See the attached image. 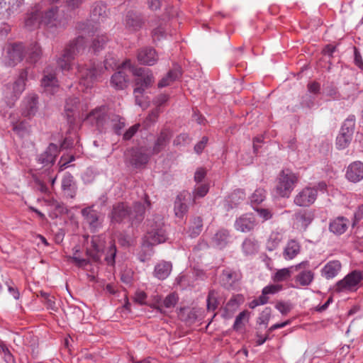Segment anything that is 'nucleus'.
Wrapping results in <instances>:
<instances>
[{"mask_svg":"<svg viewBox=\"0 0 363 363\" xmlns=\"http://www.w3.org/2000/svg\"><path fill=\"white\" fill-rule=\"evenodd\" d=\"M150 205L147 194L141 200L135 201L131 208L126 203L118 202L113 206L109 214L111 223H121L128 218L132 225H138L145 218V211Z\"/></svg>","mask_w":363,"mask_h":363,"instance_id":"obj_1","label":"nucleus"},{"mask_svg":"<svg viewBox=\"0 0 363 363\" xmlns=\"http://www.w3.org/2000/svg\"><path fill=\"white\" fill-rule=\"evenodd\" d=\"M86 119L99 132L112 129L116 135H121V130L125 126L123 119L120 116L109 112L106 106L94 108L87 115Z\"/></svg>","mask_w":363,"mask_h":363,"instance_id":"obj_2","label":"nucleus"},{"mask_svg":"<svg viewBox=\"0 0 363 363\" xmlns=\"http://www.w3.org/2000/svg\"><path fill=\"white\" fill-rule=\"evenodd\" d=\"M117 66V60L111 55L106 57L104 66L95 62H91L89 65L78 64L77 69L79 82L86 88L91 87L99 79L105 69H113Z\"/></svg>","mask_w":363,"mask_h":363,"instance_id":"obj_3","label":"nucleus"},{"mask_svg":"<svg viewBox=\"0 0 363 363\" xmlns=\"http://www.w3.org/2000/svg\"><path fill=\"white\" fill-rule=\"evenodd\" d=\"M123 67H128L133 74L138 78L135 79V88L134 89V94L136 104L143 106V101L141 97L145 90L150 87L154 82L155 78L152 71L147 68L133 67L131 66L130 60H126L122 64Z\"/></svg>","mask_w":363,"mask_h":363,"instance_id":"obj_4","label":"nucleus"},{"mask_svg":"<svg viewBox=\"0 0 363 363\" xmlns=\"http://www.w3.org/2000/svg\"><path fill=\"white\" fill-rule=\"evenodd\" d=\"M87 46L86 38L82 35L71 40L65 48L62 53L57 58V64L62 71L72 69L75 57L82 54Z\"/></svg>","mask_w":363,"mask_h":363,"instance_id":"obj_5","label":"nucleus"},{"mask_svg":"<svg viewBox=\"0 0 363 363\" xmlns=\"http://www.w3.org/2000/svg\"><path fill=\"white\" fill-rule=\"evenodd\" d=\"M166 230L160 217L147 220V233L145 236L144 245H156L164 242L167 240Z\"/></svg>","mask_w":363,"mask_h":363,"instance_id":"obj_6","label":"nucleus"},{"mask_svg":"<svg viewBox=\"0 0 363 363\" xmlns=\"http://www.w3.org/2000/svg\"><path fill=\"white\" fill-rule=\"evenodd\" d=\"M362 280L363 273L359 270H353L335 284L333 291L338 294L354 292L359 288Z\"/></svg>","mask_w":363,"mask_h":363,"instance_id":"obj_7","label":"nucleus"},{"mask_svg":"<svg viewBox=\"0 0 363 363\" xmlns=\"http://www.w3.org/2000/svg\"><path fill=\"white\" fill-rule=\"evenodd\" d=\"M298 182V177L289 169L282 170L278 177L276 186L277 194L284 198L289 197Z\"/></svg>","mask_w":363,"mask_h":363,"instance_id":"obj_8","label":"nucleus"},{"mask_svg":"<svg viewBox=\"0 0 363 363\" xmlns=\"http://www.w3.org/2000/svg\"><path fill=\"white\" fill-rule=\"evenodd\" d=\"M355 126V116H349L344 121L339 135L336 138V147L338 150H343L348 147L352 141Z\"/></svg>","mask_w":363,"mask_h":363,"instance_id":"obj_9","label":"nucleus"},{"mask_svg":"<svg viewBox=\"0 0 363 363\" xmlns=\"http://www.w3.org/2000/svg\"><path fill=\"white\" fill-rule=\"evenodd\" d=\"M94 206L84 208L81 211L84 223L88 225L91 232L95 233L103 227L104 215L94 208Z\"/></svg>","mask_w":363,"mask_h":363,"instance_id":"obj_10","label":"nucleus"},{"mask_svg":"<svg viewBox=\"0 0 363 363\" xmlns=\"http://www.w3.org/2000/svg\"><path fill=\"white\" fill-rule=\"evenodd\" d=\"M25 49L23 43H13L8 45L4 57L5 65L14 67L20 62L24 56Z\"/></svg>","mask_w":363,"mask_h":363,"instance_id":"obj_11","label":"nucleus"},{"mask_svg":"<svg viewBox=\"0 0 363 363\" xmlns=\"http://www.w3.org/2000/svg\"><path fill=\"white\" fill-rule=\"evenodd\" d=\"M150 156L146 153L145 149L141 147H133L128 150L126 154L127 162L135 168H141L149 161Z\"/></svg>","mask_w":363,"mask_h":363,"instance_id":"obj_12","label":"nucleus"},{"mask_svg":"<svg viewBox=\"0 0 363 363\" xmlns=\"http://www.w3.org/2000/svg\"><path fill=\"white\" fill-rule=\"evenodd\" d=\"M317 196V188L306 186L296 195L294 202L298 206L308 207L315 202Z\"/></svg>","mask_w":363,"mask_h":363,"instance_id":"obj_13","label":"nucleus"},{"mask_svg":"<svg viewBox=\"0 0 363 363\" xmlns=\"http://www.w3.org/2000/svg\"><path fill=\"white\" fill-rule=\"evenodd\" d=\"M241 278L242 274L239 271L230 268H225L223 270L220 276V282L223 287L227 289H230Z\"/></svg>","mask_w":363,"mask_h":363,"instance_id":"obj_14","label":"nucleus"},{"mask_svg":"<svg viewBox=\"0 0 363 363\" xmlns=\"http://www.w3.org/2000/svg\"><path fill=\"white\" fill-rule=\"evenodd\" d=\"M257 225L255 216L252 213H245L235 220L234 227L238 231L248 233Z\"/></svg>","mask_w":363,"mask_h":363,"instance_id":"obj_15","label":"nucleus"},{"mask_svg":"<svg viewBox=\"0 0 363 363\" xmlns=\"http://www.w3.org/2000/svg\"><path fill=\"white\" fill-rule=\"evenodd\" d=\"M60 153V149L56 144L50 143L46 150L39 155L38 162L44 167L52 166L55 162L56 157Z\"/></svg>","mask_w":363,"mask_h":363,"instance_id":"obj_16","label":"nucleus"},{"mask_svg":"<svg viewBox=\"0 0 363 363\" xmlns=\"http://www.w3.org/2000/svg\"><path fill=\"white\" fill-rule=\"evenodd\" d=\"M172 136V131L169 128H162L154 143L152 150V154L157 155L163 151L169 143Z\"/></svg>","mask_w":363,"mask_h":363,"instance_id":"obj_17","label":"nucleus"},{"mask_svg":"<svg viewBox=\"0 0 363 363\" xmlns=\"http://www.w3.org/2000/svg\"><path fill=\"white\" fill-rule=\"evenodd\" d=\"M40 9V20L42 24H45L50 27H57L61 25L64 26V23L58 19V8L57 6H52L48 11H43Z\"/></svg>","mask_w":363,"mask_h":363,"instance_id":"obj_18","label":"nucleus"},{"mask_svg":"<svg viewBox=\"0 0 363 363\" xmlns=\"http://www.w3.org/2000/svg\"><path fill=\"white\" fill-rule=\"evenodd\" d=\"M123 23L125 28L129 30L137 31L143 27L144 20L139 13L129 11L125 14Z\"/></svg>","mask_w":363,"mask_h":363,"instance_id":"obj_19","label":"nucleus"},{"mask_svg":"<svg viewBox=\"0 0 363 363\" xmlns=\"http://www.w3.org/2000/svg\"><path fill=\"white\" fill-rule=\"evenodd\" d=\"M137 58L140 64L152 66L157 62L158 55L154 48H143L138 50Z\"/></svg>","mask_w":363,"mask_h":363,"instance_id":"obj_20","label":"nucleus"},{"mask_svg":"<svg viewBox=\"0 0 363 363\" xmlns=\"http://www.w3.org/2000/svg\"><path fill=\"white\" fill-rule=\"evenodd\" d=\"M345 177L354 183L361 181L363 179V163L360 161L351 163L347 169Z\"/></svg>","mask_w":363,"mask_h":363,"instance_id":"obj_21","label":"nucleus"},{"mask_svg":"<svg viewBox=\"0 0 363 363\" xmlns=\"http://www.w3.org/2000/svg\"><path fill=\"white\" fill-rule=\"evenodd\" d=\"M188 196L189 199H186L184 194H179L175 199L174 205V215L179 219H182L188 212V200L191 199V195L188 194Z\"/></svg>","mask_w":363,"mask_h":363,"instance_id":"obj_22","label":"nucleus"},{"mask_svg":"<svg viewBox=\"0 0 363 363\" xmlns=\"http://www.w3.org/2000/svg\"><path fill=\"white\" fill-rule=\"evenodd\" d=\"M349 220L343 216H338L329 223V230L334 235H340L346 232Z\"/></svg>","mask_w":363,"mask_h":363,"instance_id":"obj_23","label":"nucleus"},{"mask_svg":"<svg viewBox=\"0 0 363 363\" xmlns=\"http://www.w3.org/2000/svg\"><path fill=\"white\" fill-rule=\"evenodd\" d=\"M62 189L67 197L74 199L77 194V186L73 176L66 173L62 179Z\"/></svg>","mask_w":363,"mask_h":363,"instance_id":"obj_24","label":"nucleus"},{"mask_svg":"<svg viewBox=\"0 0 363 363\" xmlns=\"http://www.w3.org/2000/svg\"><path fill=\"white\" fill-rule=\"evenodd\" d=\"M40 9L41 5L39 4L35 6L30 13H28L25 19V26L28 30L35 29L40 24H42L40 20Z\"/></svg>","mask_w":363,"mask_h":363,"instance_id":"obj_25","label":"nucleus"},{"mask_svg":"<svg viewBox=\"0 0 363 363\" xmlns=\"http://www.w3.org/2000/svg\"><path fill=\"white\" fill-rule=\"evenodd\" d=\"M38 111V96L35 94L28 96L22 107V115L26 117L33 116Z\"/></svg>","mask_w":363,"mask_h":363,"instance_id":"obj_26","label":"nucleus"},{"mask_svg":"<svg viewBox=\"0 0 363 363\" xmlns=\"http://www.w3.org/2000/svg\"><path fill=\"white\" fill-rule=\"evenodd\" d=\"M41 86L44 91L50 94L55 93L58 89V81L53 73H45L41 79Z\"/></svg>","mask_w":363,"mask_h":363,"instance_id":"obj_27","label":"nucleus"},{"mask_svg":"<svg viewBox=\"0 0 363 363\" xmlns=\"http://www.w3.org/2000/svg\"><path fill=\"white\" fill-rule=\"evenodd\" d=\"M342 268V264L338 260L328 262L321 269V274L327 279L335 277Z\"/></svg>","mask_w":363,"mask_h":363,"instance_id":"obj_28","label":"nucleus"},{"mask_svg":"<svg viewBox=\"0 0 363 363\" xmlns=\"http://www.w3.org/2000/svg\"><path fill=\"white\" fill-rule=\"evenodd\" d=\"M182 68L178 65H174V67L168 72L158 83V87L162 88L169 86L172 82L178 80L182 77Z\"/></svg>","mask_w":363,"mask_h":363,"instance_id":"obj_29","label":"nucleus"},{"mask_svg":"<svg viewBox=\"0 0 363 363\" xmlns=\"http://www.w3.org/2000/svg\"><path fill=\"white\" fill-rule=\"evenodd\" d=\"M24 0H0V14L10 16L23 4Z\"/></svg>","mask_w":363,"mask_h":363,"instance_id":"obj_30","label":"nucleus"},{"mask_svg":"<svg viewBox=\"0 0 363 363\" xmlns=\"http://www.w3.org/2000/svg\"><path fill=\"white\" fill-rule=\"evenodd\" d=\"M314 218L313 213L311 211L303 210L295 213L294 219L298 226L303 230L311 223Z\"/></svg>","mask_w":363,"mask_h":363,"instance_id":"obj_31","label":"nucleus"},{"mask_svg":"<svg viewBox=\"0 0 363 363\" xmlns=\"http://www.w3.org/2000/svg\"><path fill=\"white\" fill-rule=\"evenodd\" d=\"M172 269L170 262L162 261L157 264L154 269V276L158 279L164 280L169 277Z\"/></svg>","mask_w":363,"mask_h":363,"instance_id":"obj_32","label":"nucleus"},{"mask_svg":"<svg viewBox=\"0 0 363 363\" xmlns=\"http://www.w3.org/2000/svg\"><path fill=\"white\" fill-rule=\"evenodd\" d=\"M79 102V99L76 97L69 98L66 101L65 106V115L67 116V122L69 124H73L75 121L74 112Z\"/></svg>","mask_w":363,"mask_h":363,"instance_id":"obj_33","label":"nucleus"},{"mask_svg":"<svg viewBox=\"0 0 363 363\" xmlns=\"http://www.w3.org/2000/svg\"><path fill=\"white\" fill-rule=\"evenodd\" d=\"M128 81L124 71L119 70L111 77V83L116 89L122 90L127 87Z\"/></svg>","mask_w":363,"mask_h":363,"instance_id":"obj_34","label":"nucleus"},{"mask_svg":"<svg viewBox=\"0 0 363 363\" xmlns=\"http://www.w3.org/2000/svg\"><path fill=\"white\" fill-rule=\"evenodd\" d=\"M230 238V232L227 229H219L213 237V243L219 248L225 247L229 242Z\"/></svg>","mask_w":363,"mask_h":363,"instance_id":"obj_35","label":"nucleus"},{"mask_svg":"<svg viewBox=\"0 0 363 363\" xmlns=\"http://www.w3.org/2000/svg\"><path fill=\"white\" fill-rule=\"evenodd\" d=\"M27 61L29 63H36L42 56V50L38 43H31L26 49Z\"/></svg>","mask_w":363,"mask_h":363,"instance_id":"obj_36","label":"nucleus"},{"mask_svg":"<svg viewBox=\"0 0 363 363\" xmlns=\"http://www.w3.org/2000/svg\"><path fill=\"white\" fill-rule=\"evenodd\" d=\"M301 246L299 243L294 240H291L288 242L284 250L283 257L287 260L292 259L299 254Z\"/></svg>","mask_w":363,"mask_h":363,"instance_id":"obj_37","label":"nucleus"},{"mask_svg":"<svg viewBox=\"0 0 363 363\" xmlns=\"http://www.w3.org/2000/svg\"><path fill=\"white\" fill-rule=\"evenodd\" d=\"M259 250L257 240L254 238H247L242 244V250L245 256L256 254Z\"/></svg>","mask_w":363,"mask_h":363,"instance_id":"obj_38","label":"nucleus"},{"mask_svg":"<svg viewBox=\"0 0 363 363\" xmlns=\"http://www.w3.org/2000/svg\"><path fill=\"white\" fill-rule=\"evenodd\" d=\"M314 279V273L311 270H303L294 278L295 282L301 286H306L311 284Z\"/></svg>","mask_w":363,"mask_h":363,"instance_id":"obj_39","label":"nucleus"},{"mask_svg":"<svg viewBox=\"0 0 363 363\" xmlns=\"http://www.w3.org/2000/svg\"><path fill=\"white\" fill-rule=\"evenodd\" d=\"M27 77L28 70L26 69H22L19 74L18 78L13 85V90L15 95H19L23 91Z\"/></svg>","mask_w":363,"mask_h":363,"instance_id":"obj_40","label":"nucleus"},{"mask_svg":"<svg viewBox=\"0 0 363 363\" xmlns=\"http://www.w3.org/2000/svg\"><path fill=\"white\" fill-rule=\"evenodd\" d=\"M99 241V238H94L91 241V245L93 247V250L87 251V254L92 259V260L95 262H99L101 258V252L103 251V245L102 244L98 243Z\"/></svg>","mask_w":363,"mask_h":363,"instance_id":"obj_41","label":"nucleus"},{"mask_svg":"<svg viewBox=\"0 0 363 363\" xmlns=\"http://www.w3.org/2000/svg\"><path fill=\"white\" fill-rule=\"evenodd\" d=\"M245 198V192L241 189L234 191L229 196V201L227 209L233 208L243 201Z\"/></svg>","mask_w":363,"mask_h":363,"instance_id":"obj_42","label":"nucleus"},{"mask_svg":"<svg viewBox=\"0 0 363 363\" xmlns=\"http://www.w3.org/2000/svg\"><path fill=\"white\" fill-rule=\"evenodd\" d=\"M106 14V5L102 1L95 2L91 9V16L94 20L104 18Z\"/></svg>","mask_w":363,"mask_h":363,"instance_id":"obj_43","label":"nucleus"},{"mask_svg":"<svg viewBox=\"0 0 363 363\" xmlns=\"http://www.w3.org/2000/svg\"><path fill=\"white\" fill-rule=\"evenodd\" d=\"M13 123V130L20 137H24L29 133V125L26 121H16Z\"/></svg>","mask_w":363,"mask_h":363,"instance_id":"obj_44","label":"nucleus"},{"mask_svg":"<svg viewBox=\"0 0 363 363\" xmlns=\"http://www.w3.org/2000/svg\"><path fill=\"white\" fill-rule=\"evenodd\" d=\"M282 234L279 232H272L267 242V249L272 251L276 249L282 240Z\"/></svg>","mask_w":363,"mask_h":363,"instance_id":"obj_45","label":"nucleus"},{"mask_svg":"<svg viewBox=\"0 0 363 363\" xmlns=\"http://www.w3.org/2000/svg\"><path fill=\"white\" fill-rule=\"evenodd\" d=\"M218 293L214 289L209 291L207 296V309L208 311H214L218 306Z\"/></svg>","mask_w":363,"mask_h":363,"instance_id":"obj_46","label":"nucleus"},{"mask_svg":"<svg viewBox=\"0 0 363 363\" xmlns=\"http://www.w3.org/2000/svg\"><path fill=\"white\" fill-rule=\"evenodd\" d=\"M108 40V38L106 35H98L93 40L91 48L95 53L99 52L104 49Z\"/></svg>","mask_w":363,"mask_h":363,"instance_id":"obj_47","label":"nucleus"},{"mask_svg":"<svg viewBox=\"0 0 363 363\" xmlns=\"http://www.w3.org/2000/svg\"><path fill=\"white\" fill-rule=\"evenodd\" d=\"M203 220L200 217L194 219L192 225L189 228V235L191 238L197 237L202 231Z\"/></svg>","mask_w":363,"mask_h":363,"instance_id":"obj_48","label":"nucleus"},{"mask_svg":"<svg viewBox=\"0 0 363 363\" xmlns=\"http://www.w3.org/2000/svg\"><path fill=\"white\" fill-rule=\"evenodd\" d=\"M109 247L106 252L105 260L107 264L113 266L115 264V257L116 255L117 250L114 242L111 241Z\"/></svg>","mask_w":363,"mask_h":363,"instance_id":"obj_49","label":"nucleus"},{"mask_svg":"<svg viewBox=\"0 0 363 363\" xmlns=\"http://www.w3.org/2000/svg\"><path fill=\"white\" fill-rule=\"evenodd\" d=\"M291 270L289 268H284L278 270L272 277L274 282H281L288 280L291 277Z\"/></svg>","mask_w":363,"mask_h":363,"instance_id":"obj_50","label":"nucleus"},{"mask_svg":"<svg viewBox=\"0 0 363 363\" xmlns=\"http://www.w3.org/2000/svg\"><path fill=\"white\" fill-rule=\"evenodd\" d=\"M250 313L247 311H243L240 313L235 318L233 329L235 330H239L243 326V321L247 322L249 320Z\"/></svg>","mask_w":363,"mask_h":363,"instance_id":"obj_51","label":"nucleus"},{"mask_svg":"<svg viewBox=\"0 0 363 363\" xmlns=\"http://www.w3.org/2000/svg\"><path fill=\"white\" fill-rule=\"evenodd\" d=\"M266 198V191L262 188L257 189L250 197L252 204H259Z\"/></svg>","mask_w":363,"mask_h":363,"instance_id":"obj_52","label":"nucleus"},{"mask_svg":"<svg viewBox=\"0 0 363 363\" xmlns=\"http://www.w3.org/2000/svg\"><path fill=\"white\" fill-rule=\"evenodd\" d=\"M160 112V108L156 107L148 114V116L146 117L144 121L146 128L150 127L157 121Z\"/></svg>","mask_w":363,"mask_h":363,"instance_id":"obj_53","label":"nucleus"},{"mask_svg":"<svg viewBox=\"0 0 363 363\" xmlns=\"http://www.w3.org/2000/svg\"><path fill=\"white\" fill-rule=\"evenodd\" d=\"M52 4L62 2L69 10H74L80 6L82 4V0H49Z\"/></svg>","mask_w":363,"mask_h":363,"instance_id":"obj_54","label":"nucleus"},{"mask_svg":"<svg viewBox=\"0 0 363 363\" xmlns=\"http://www.w3.org/2000/svg\"><path fill=\"white\" fill-rule=\"evenodd\" d=\"M315 96L306 94L301 98V105L303 108H312L315 106Z\"/></svg>","mask_w":363,"mask_h":363,"instance_id":"obj_55","label":"nucleus"},{"mask_svg":"<svg viewBox=\"0 0 363 363\" xmlns=\"http://www.w3.org/2000/svg\"><path fill=\"white\" fill-rule=\"evenodd\" d=\"M209 187L208 184H203L198 186L194 189V191L193 192V197L194 199L196 198H202L206 195V194L208 192Z\"/></svg>","mask_w":363,"mask_h":363,"instance_id":"obj_56","label":"nucleus"},{"mask_svg":"<svg viewBox=\"0 0 363 363\" xmlns=\"http://www.w3.org/2000/svg\"><path fill=\"white\" fill-rule=\"evenodd\" d=\"M40 296L43 298L45 301V304L46 305L48 308L52 309L53 311L57 310V307L55 306V302L53 300V297L51 296L49 294L40 291Z\"/></svg>","mask_w":363,"mask_h":363,"instance_id":"obj_57","label":"nucleus"},{"mask_svg":"<svg viewBox=\"0 0 363 363\" xmlns=\"http://www.w3.org/2000/svg\"><path fill=\"white\" fill-rule=\"evenodd\" d=\"M178 301V297L176 294L172 293L166 296L163 301V306L165 308H173Z\"/></svg>","mask_w":363,"mask_h":363,"instance_id":"obj_58","label":"nucleus"},{"mask_svg":"<svg viewBox=\"0 0 363 363\" xmlns=\"http://www.w3.org/2000/svg\"><path fill=\"white\" fill-rule=\"evenodd\" d=\"M271 312L272 310L269 307L265 308L264 310L261 313L259 317L258 318L257 323L259 324L267 325L270 319Z\"/></svg>","mask_w":363,"mask_h":363,"instance_id":"obj_59","label":"nucleus"},{"mask_svg":"<svg viewBox=\"0 0 363 363\" xmlns=\"http://www.w3.org/2000/svg\"><path fill=\"white\" fill-rule=\"evenodd\" d=\"M281 289V285L279 284L268 285L263 288L264 294H267V296L270 294H275L280 291Z\"/></svg>","mask_w":363,"mask_h":363,"instance_id":"obj_60","label":"nucleus"},{"mask_svg":"<svg viewBox=\"0 0 363 363\" xmlns=\"http://www.w3.org/2000/svg\"><path fill=\"white\" fill-rule=\"evenodd\" d=\"M189 142V135L186 133H181L177 135L173 141L175 146L183 145Z\"/></svg>","mask_w":363,"mask_h":363,"instance_id":"obj_61","label":"nucleus"},{"mask_svg":"<svg viewBox=\"0 0 363 363\" xmlns=\"http://www.w3.org/2000/svg\"><path fill=\"white\" fill-rule=\"evenodd\" d=\"M140 128V124H135L130 128H129L123 134V139L125 140H128L133 138V136L138 132Z\"/></svg>","mask_w":363,"mask_h":363,"instance_id":"obj_62","label":"nucleus"},{"mask_svg":"<svg viewBox=\"0 0 363 363\" xmlns=\"http://www.w3.org/2000/svg\"><path fill=\"white\" fill-rule=\"evenodd\" d=\"M118 241L122 247H128L131 245V239L129 235L121 233L118 237Z\"/></svg>","mask_w":363,"mask_h":363,"instance_id":"obj_63","label":"nucleus"},{"mask_svg":"<svg viewBox=\"0 0 363 363\" xmlns=\"http://www.w3.org/2000/svg\"><path fill=\"white\" fill-rule=\"evenodd\" d=\"M255 211L264 220H267L272 217V211L268 208H257Z\"/></svg>","mask_w":363,"mask_h":363,"instance_id":"obj_64","label":"nucleus"}]
</instances>
